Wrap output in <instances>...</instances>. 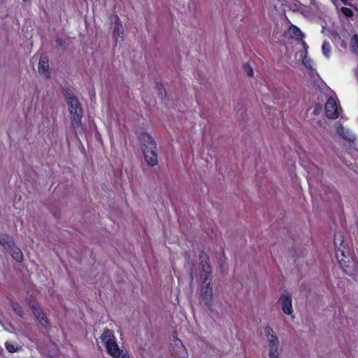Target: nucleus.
<instances>
[{
	"label": "nucleus",
	"mask_w": 358,
	"mask_h": 358,
	"mask_svg": "<svg viewBox=\"0 0 358 358\" xmlns=\"http://www.w3.org/2000/svg\"><path fill=\"white\" fill-rule=\"evenodd\" d=\"M200 259L201 297L206 306L211 309L214 306L211 266L206 255H201Z\"/></svg>",
	"instance_id": "f257e3e1"
},
{
	"label": "nucleus",
	"mask_w": 358,
	"mask_h": 358,
	"mask_svg": "<svg viewBox=\"0 0 358 358\" xmlns=\"http://www.w3.org/2000/svg\"><path fill=\"white\" fill-rule=\"evenodd\" d=\"M143 143V152L145 159L150 166H155L158 164L157 146L154 139L148 134H143L141 138Z\"/></svg>",
	"instance_id": "f03ea898"
},
{
	"label": "nucleus",
	"mask_w": 358,
	"mask_h": 358,
	"mask_svg": "<svg viewBox=\"0 0 358 358\" xmlns=\"http://www.w3.org/2000/svg\"><path fill=\"white\" fill-rule=\"evenodd\" d=\"M100 339L106 348L107 352L113 358H120L124 352L117 344L113 332L110 330H105L100 336Z\"/></svg>",
	"instance_id": "7ed1b4c3"
},
{
	"label": "nucleus",
	"mask_w": 358,
	"mask_h": 358,
	"mask_svg": "<svg viewBox=\"0 0 358 358\" xmlns=\"http://www.w3.org/2000/svg\"><path fill=\"white\" fill-rule=\"evenodd\" d=\"M66 102L70 114L71 126L74 129H77L80 127L83 117V110L80 103L78 99L73 96H68Z\"/></svg>",
	"instance_id": "20e7f679"
},
{
	"label": "nucleus",
	"mask_w": 358,
	"mask_h": 358,
	"mask_svg": "<svg viewBox=\"0 0 358 358\" xmlns=\"http://www.w3.org/2000/svg\"><path fill=\"white\" fill-rule=\"evenodd\" d=\"M336 258L343 271L347 275L354 276L358 273V264L350 255L340 256L336 253Z\"/></svg>",
	"instance_id": "39448f33"
},
{
	"label": "nucleus",
	"mask_w": 358,
	"mask_h": 358,
	"mask_svg": "<svg viewBox=\"0 0 358 358\" xmlns=\"http://www.w3.org/2000/svg\"><path fill=\"white\" fill-rule=\"evenodd\" d=\"M340 109L336 99L329 97L325 104L327 117L330 119H336L339 116Z\"/></svg>",
	"instance_id": "423d86ee"
},
{
	"label": "nucleus",
	"mask_w": 358,
	"mask_h": 358,
	"mask_svg": "<svg viewBox=\"0 0 358 358\" xmlns=\"http://www.w3.org/2000/svg\"><path fill=\"white\" fill-rule=\"evenodd\" d=\"M300 47V50L296 53V57L302 62V63L307 67H312V62L308 58V46L305 41H301L298 42Z\"/></svg>",
	"instance_id": "0eeeda50"
},
{
	"label": "nucleus",
	"mask_w": 358,
	"mask_h": 358,
	"mask_svg": "<svg viewBox=\"0 0 358 358\" xmlns=\"http://www.w3.org/2000/svg\"><path fill=\"white\" fill-rule=\"evenodd\" d=\"M280 301L282 311L287 315H292L293 313V308L291 294L287 292L283 293L280 298Z\"/></svg>",
	"instance_id": "6e6552de"
},
{
	"label": "nucleus",
	"mask_w": 358,
	"mask_h": 358,
	"mask_svg": "<svg viewBox=\"0 0 358 358\" xmlns=\"http://www.w3.org/2000/svg\"><path fill=\"white\" fill-rule=\"evenodd\" d=\"M29 306L30 308L32 310L33 314L38 321V322L44 327H47L49 326V321L46 317L43 311L38 307L36 306L34 304L29 303Z\"/></svg>",
	"instance_id": "1a4fd4ad"
},
{
	"label": "nucleus",
	"mask_w": 358,
	"mask_h": 358,
	"mask_svg": "<svg viewBox=\"0 0 358 358\" xmlns=\"http://www.w3.org/2000/svg\"><path fill=\"white\" fill-rule=\"evenodd\" d=\"M123 27L118 18L116 19L114 24L113 36L116 42H120L123 39Z\"/></svg>",
	"instance_id": "9d476101"
},
{
	"label": "nucleus",
	"mask_w": 358,
	"mask_h": 358,
	"mask_svg": "<svg viewBox=\"0 0 358 358\" xmlns=\"http://www.w3.org/2000/svg\"><path fill=\"white\" fill-rule=\"evenodd\" d=\"M343 236L341 233L335 234L334 237V246L336 254L338 252L340 256H344V251L343 249Z\"/></svg>",
	"instance_id": "9b49d317"
},
{
	"label": "nucleus",
	"mask_w": 358,
	"mask_h": 358,
	"mask_svg": "<svg viewBox=\"0 0 358 358\" xmlns=\"http://www.w3.org/2000/svg\"><path fill=\"white\" fill-rule=\"evenodd\" d=\"M48 70L49 62L48 58L46 57H41L38 66V73L41 75L47 76L48 75Z\"/></svg>",
	"instance_id": "f8f14e48"
},
{
	"label": "nucleus",
	"mask_w": 358,
	"mask_h": 358,
	"mask_svg": "<svg viewBox=\"0 0 358 358\" xmlns=\"http://www.w3.org/2000/svg\"><path fill=\"white\" fill-rule=\"evenodd\" d=\"M286 35L289 38H296L299 41H302L303 37L300 29L294 25H292L286 32Z\"/></svg>",
	"instance_id": "ddd939ff"
},
{
	"label": "nucleus",
	"mask_w": 358,
	"mask_h": 358,
	"mask_svg": "<svg viewBox=\"0 0 358 358\" xmlns=\"http://www.w3.org/2000/svg\"><path fill=\"white\" fill-rule=\"evenodd\" d=\"M268 341V348H280V339L278 336L276 334L271 335L266 337Z\"/></svg>",
	"instance_id": "4468645a"
},
{
	"label": "nucleus",
	"mask_w": 358,
	"mask_h": 358,
	"mask_svg": "<svg viewBox=\"0 0 358 358\" xmlns=\"http://www.w3.org/2000/svg\"><path fill=\"white\" fill-rule=\"evenodd\" d=\"M0 244L2 245L4 248L9 249L13 245L11 238L7 234L0 235Z\"/></svg>",
	"instance_id": "2eb2a0df"
},
{
	"label": "nucleus",
	"mask_w": 358,
	"mask_h": 358,
	"mask_svg": "<svg viewBox=\"0 0 358 358\" xmlns=\"http://www.w3.org/2000/svg\"><path fill=\"white\" fill-rule=\"evenodd\" d=\"M338 133L342 136L344 138L353 141L355 139V136L349 130L345 129L344 127H341L338 129Z\"/></svg>",
	"instance_id": "dca6fc26"
},
{
	"label": "nucleus",
	"mask_w": 358,
	"mask_h": 358,
	"mask_svg": "<svg viewBox=\"0 0 358 358\" xmlns=\"http://www.w3.org/2000/svg\"><path fill=\"white\" fill-rule=\"evenodd\" d=\"M5 348L10 353L15 352L20 349V346L18 344L10 341L5 343Z\"/></svg>",
	"instance_id": "f3484780"
},
{
	"label": "nucleus",
	"mask_w": 358,
	"mask_h": 358,
	"mask_svg": "<svg viewBox=\"0 0 358 358\" xmlns=\"http://www.w3.org/2000/svg\"><path fill=\"white\" fill-rule=\"evenodd\" d=\"M322 51L325 57L329 58L330 57L331 52V45L329 42L324 41L322 45Z\"/></svg>",
	"instance_id": "a211bd4d"
},
{
	"label": "nucleus",
	"mask_w": 358,
	"mask_h": 358,
	"mask_svg": "<svg viewBox=\"0 0 358 358\" xmlns=\"http://www.w3.org/2000/svg\"><path fill=\"white\" fill-rule=\"evenodd\" d=\"M11 255L17 262H21L23 259V255L21 250L17 248L12 249Z\"/></svg>",
	"instance_id": "6ab92c4d"
},
{
	"label": "nucleus",
	"mask_w": 358,
	"mask_h": 358,
	"mask_svg": "<svg viewBox=\"0 0 358 358\" xmlns=\"http://www.w3.org/2000/svg\"><path fill=\"white\" fill-rule=\"evenodd\" d=\"M280 349L278 348H268V358H280Z\"/></svg>",
	"instance_id": "aec40b11"
},
{
	"label": "nucleus",
	"mask_w": 358,
	"mask_h": 358,
	"mask_svg": "<svg viewBox=\"0 0 358 358\" xmlns=\"http://www.w3.org/2000/svg\"><path fill=\"white\" fill-rule=\"evenodd\" d=\"M11 307L13 311L20 317H22L24 315V312L22 310V307L15 302L11 303Z\"/></svg>",
	"instance_id": "412c9836"
},
{
	"label": "nucleus",
	"mask_w": 358,
	"mask_h": 358,
	"mask_svg": "<svg viewBox=\"0 0 358 358\" xmlns=\"http://www.w3.org/2000/svg\"><path fill=\"white\" fill-rule=\"evenodd\" d=\"M350 46L354 52L358 53V35L355 34L350 43Z\"/></svg>",
	"instance_id": "4be33fe9"
},
{
	"label": "nucleus",
	"mask_w": 358,
	"mask_h": 358,
	"mask_svg": "<svg viewBox=\"0 0 358 358\" xmlns=\"http://www.w3.org/2000/svg\"><path fill=\"white\" fill-rule=\"evenodd\" d=\"M264 335L266 337H268L271 335H274V334H276L275 331H274V329L270 327V326H266L264 328Z\"/></svg>",
	"instance_id": "5701e85b"
},
{
	"label": "nucleus",
	"mask_w": 358,
	"mask_h": 358,
	"mask_svg": "<svg viewBox=\"0 0 358 358\" xmlns=\"http://www.w3.org/2000/svg\"><path fill=\"white\" fill-rule=\"evenodd\" d=\"M341 11L345 16L348 17H352L353 15L352 10L349 8L343 7Z\"/></svg>",
	"instance_id": "b1692460"
},
{
	"label": "nucleus",
	"mask_w": 358,
	"mask_h": 358,
	"mask_svg": "<svg viewBox=\"0 0 358 358\" xmlns=\"http://www.w3.org/2000/svg\"><path fill=\"white\" fill-rule=\"evenodd\" d=\"M245 72L248 76H250V77L253 76L254 72L250 66H249L248 64L245 65Z\"/></svg>",
	"instance_id": "393cba45"
},
{
	"label": "nucleus",
	"mask_w": 358,
	"mask_h": 358,
	"mask_svg": "<svg viewBox=\"0 0 358 358\" xmlns=\"http://www.w3.org/2000/svg\"><path fill=\"white\" fill-rule=\"evenodd\" d=\"M310 1L313 6H316L315 0H310Z\"/></svg>",
	"instance_id": "a878e982"
},
{
	"label": "nucleus",
	"mask_w": 358,
	"mask_h": 358,
	"mask_svg": "<svg viewBox=\"0 0 358 358\" xmlns=\"http://www.w3.org/2000/svg\"><path fill=\"white\" fill-rule=\"evenodd\" d=\"M344 4H348L349 0H341Z\"/></svg>",
	"instance_id": "bb28decb"
},
{
	"label": "nucleus",
	"mask_w": 358,
	"mask_h": 358,
	"mask_svg": "<svg viewBox=\"0 0 358 358\" xmlns=\"http://www.w3.org/2000/svg\"><path fill=\"white\" fill-rule=\"evenodd\" d=\"M334 4H336V0H331Z\"/></svg>",
	"instance_id": "cd10ccee"
}]
</instances>
